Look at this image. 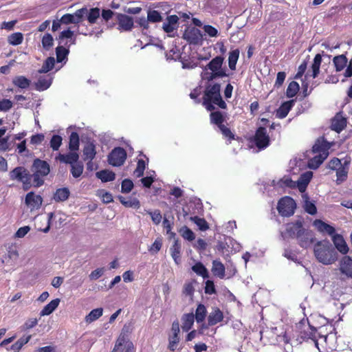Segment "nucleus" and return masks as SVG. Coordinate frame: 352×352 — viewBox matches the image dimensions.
<instances>
[{"label":"nucleus","mask_w":352,"mask_h":352,"mask_svg":"<svg viewBox=\"0 0 352 352\" xmlns=\"http://www.w3.org/2000/svg\"><path fill=\"white\" fill-rule=\"evenodd\" d=\"M296 329L300 339L302 341L311 340L315 343L316 346L318 345L316 329L309 324L307 320L302 319L296 324Z\"/></svg>","instance_id":"39448f33"},{"label":"nucleus","mask_w":352,"mask_h":352,"mask_svg":"<svg viewBox=\"0 0 352 352\" xmlns=\"http://www.w3.org/2000/svg\"><path fill=\"white\" fill-rule=\"evenodd\" d=\"M133 187V183L131 179H125L122 182L121 191L123 193L131 192Z\"/></svg>","instance_id":"0e129e2a"},{"label":"nucleus","mask_w":352,"mask_h":352,"mask_svg":"<svg viewBox=\"0 0 352 352\" xmlns=\"http://www.w3.org/2000/svg\"><path fill=\"white\" fill-rule=\"evenodd\" d=\"M179 18L177 15H170L166 18V21L163 23V30L166 33H171L177 28Z\"/></svg>","instance_id":"b1692460"},{"label":"nucleus","mask_w":352,"mask_h":352,"mask_svg":"<svg viewBox=\"0 0 352 352\" xmlns=\"http://www.w3.org/2000/svg\"><path fill=\"white\" fill-rule=\"evenodd\" d=\"M330 145L328 142L322 140H318L317 142L313 146L312 151L316 155L310 159L308 162L309 168L311 169L318 168L320 165L329 156V149Z\"/></svg>","instance_id":"20e7f679"},{"label":"nucleus","mask_w":352,"mask_h":352,"mask_svg":"<svg viewBox=\"0 0 352 352\" xmlns=\"http://www.w3.org/2000/svg\"><path fill=\"white\" fill-rule=\"evenodd\" d=\"M59 302V298L52 300L43 307V309L40 312V315L41 316H44L51 314L58 307Z\"/></svg>","instance_id":"c756f323"},{"label":"nucleus","mask_w":352,"mask_h":352,"mask_svg":"<svg viewBox=\"0 0 352 352\" xmlns=\"http://www.w3.org/2000/svg\"><path fill=\"white\" fill-rule=\"evenodd\" d=\"M100 10L98 8H91L87 10V12L85 15L87 18V21L90 24H94L96 22L97 19L100 17Z\"/></svg>","instance_id":"58836bf2"},{"label":"nucleus","mask_w":352,"mask_h":352,"mask_svg":"<svg viewBox=\"0 0 352 352\" xmlns=\"http://www.w3.org/2000/svg\"><path fill=\"white\" fill-rule=\"evenodd\" d=\"M302 198L304 199V208H305V210L311 214V215H314L315 214H316L317 212V209H316V207L315 206V204L314 203H312L311 201H310L309 200V197H307V195H302Z\"/></svg>","instance_id":"c03bdc74"},{"label":"nucleus","mask_w":352,"mask_h":352,"mask_svg":"<svg viewBox=\"0 0 352 352\" xmlns=\"http://www.w3.org/2000/svg\"><path fill=\"white\" fill-rule=\"evenodd\" d=\"M182 330L184 331H188L193 325L195 321V316L192 313L184 314L182 318Z\"/></svg>","instance_id":"7c9ffc66"},{"label":"nucleus","mask_w":352,"mask_h":352,"mask_svg":"<svg viewBox=\"0 0 352 352\" xmlns=\"http://www.w3.org/2000/svg\"><path fill=\"white\" fill-rule=\"evenodd\" d=\"M299 91V85L296 81L291 82L286 91V95L288 98H292L296 96V94Z\"/></svg>","instance_id":"864d4df0"},{"label":"nucleus","mask_w":352,"mask_h":352,"mask_svg":"<svg viewBox=\"0 0 352 352\" xmlns=\"http://www.w3.org/2000/svg\"><path fill=\"white\" fill-rule=\"evenodd\" d=\"M332 241L335 248L342 254H346L349 252V248L343 236L341 234H336L333 236Z\"/></svg>","instance_id":"412c9836"},{"label":"nucleus","mask_w":352,"mask_h":352,"mask_svg":"<svg viewBox=\"0 0 352 352\" xmlns=\"http://www.w3.org/2000/svg\"><path fill=\"white\" fill-rule=\"evenodd\" d=\"M52 84V78L49 76L40 77L35 83L36 89L38 91H44L47 89Z\"/></svg>","instance_id":"2f4dec72"},{"label":"nucleus","mask_w":352,"mask_h":352,"mask_svg":"<svg viewBox=\"0 0 352 352\" xmlns=\"http://www.w3.org/2000/svg\"><path fill=\"white\" fill-rule=\"evenodd\" d=\"M56 54L57 62L60 63L67 59L69 50L63 46H58L56 49Z\"/></svg>","instance_id":"de8ad7c7"},{"label":"nucleus","mask_w":352,"mask_h":352,"mask_svg":"<svg viewBox=\"0 0 352 352\" xmlns=\"http://www.w3.org/2000/svg\"><path fill=\"white\" fill-rule=\"evenodd\" d=\"M342 166V164L341 163L340 160L337 157H334L330 160L327 167L331 170H336L338 168L341 167Z\"/></svg>","instance_id":"774afa93"},{"label":"nucleus","mask_w":352,"mask_h":352,"mask_svg":"<svg viewBox=\"0 0 352 352\" xmlns=\"http://www.w3.org/2000/svg\"><path fill=\"white\" fill-rule=\"evenodd\" d=\"M223 318L222 311L219 308L213 309L212 311L210 313L208 318V325L213 326L218 322H221Z\"/></svg>","instance_id":"bb28decb"},{"label":"nucleus","mask_w":352,"mask_h":352,"mask_svg":"<svg viewBox=\"0 0 352 352\" xmlns=\"http://www.w3.org/2000/svg\"><path fill=\"white\" fill-rule=\"evenodd\" d=\"M96 177L102 182L113 181L116 179V174L109 170H102L96 173Z\"/></svg>","instance_id":"473e14b6"},{"label":"nucleus","mask_w":352,"mask_h":352,"mask_svg":"<svg viewBox=\"0 0 352 352\" xmlns=\"http://www.w3.org/2000/svg\"><path fill=\"white\" fill-rule=\"evenodd\" d=\"M133 344L124 335H120L111 352H132Z\"/></svg>","instance_id":"ddd939ff"},{"label":"nucleus","mask_w":352,"mask_h":352,"mask_svg":"<svg viewBox=\"0 0 352 352\" xmlns=\"http://www.w3.org/2000/svg\"><path fill=\"white\" fill-rule=\"evenodd\" d=\"M58 40L60 43H63L67 47L76 43V38H74V32L69 29L62 31L58 36Z\"/></svg>","instance_id":"f3484780"},{"label":"nucleus","mask_w":352,"mask_h":352,"mask_svg":"<svg viewBox=\"0 0 352 352\" xmlns=\"http://www.w3.org/2000/svg\"><path fill=\"white\" fill-rule=\"evenodd\" d=\"M43 203V199L39 195L33 192H28L25 199V204L31 212L38 210Z\"/></svg>","instance_id":"f8f14e48"},{"label":"nucleus","mask_w":352,"mask_h":352,"mask_svg":"<svg viewBox=\"0 0 352 352\" xmlns=\"http://www.w3.org/2000/svg\"><path fill=\"white\" fill-rule=\"evenodd\" d=\"M170 252L173 259L176 265H179L181 263V245L178 241H175L174 243L170 248Z\"/></svg>","instance_id":"cd10ccee"},{"label":"nucleus","mask_w":352,"mask_h":352,"mask_svg":"<svg viewBox=\"0 0 352 352\" xmlns=\"http://www.w3.org/2000/svg\"><path fill=\"white\" fill-rule=\"evenodd\" d=\"M321 62V55L319 54H316L314 58V62L311 65V74H309V72H308L305 76L307 77L309 75L310 76H312L314 78H315L319 74Z\"/></svg>","instance_id":"72a5a7b5"},{"label":"nucleus","mask_w":352,"mask_h":352,"mask_svg":"<svg viewBox=\"0 0 352 352\" xmlns=\"http://www.w3.org/2000/svg\"><path fill=\"white\" fill-rule=\"evenodd\" d=\"M58 159L63 163L69 164L71 166L78 162L79 156L77 153L70 152L67 154H59Z\"/></svg>","instance_id":"a878e982"},{"label":"nucleus","mask_w":352,"mask_h":352,"mask_svg":"<svg viewBox=\"0 0 352 352\" xmlns=\"http://www.w3.org/2000/svg\"><path fill=\"white\" fill-rule=\"evenodd\" d=\"M211 271L215 276L220 278L225 277V267L219 260L213 261Z\"/></svg>","instance_id":"c85d7f7f"},{"label":"nucleus","mask_w":352,"mask_h":352,"mask_svg":"<svg viewBox=\"0 0 352 352\" xmlns=\"http://www.w3.org/2000/svg\"><path fill=\"white\" fill-rule=\"evenodd\" d=\"M294 100H291L283 102L276 110V116L280 119L285 118L287 116L292 107L294 105Z\"/></svg>","instance_id":"5701e85b"},{"label":"nucleus","mask_w":352,"mask_h":352,"mask_svg":"<svg viewBox=\"0 0 352 352\" xmlns=\"http://www.w3.org/2000/svg\"><path fill=\"white\" fill-rule=\"evenodd\" d=\"M146 168V164L145 162L140 159L138 161L137 167L134 170V175L137 177H140L144 175V170Z\"/></svg>","instance_id":"052dcab7"},{"label":"nucleus","mask_w":352,"mask_h":352,"mask_svg":"<svg viewBox=\"0 0 352 352\" xmlns=\"http://www.w3.org/2000/svg\"><path fill=\"white\" fill-rule=\"evenodd\" d=\"M103 313L102 308H97L91 310L90 313L86 316L85 322L87 323H91L97 319H98L100 316H102Z\"/></svg>","instance_id":"37998d69"},{"label":"nucleus","mask_w":352,"mask_h":352,"mask_svg":"<svg viewBox=\"0 0 352 352\" xmlns=\"http://www.w3.org/2000/svg\"><path fill=\"white\" fill-rule=\"evenodd\" d=\"M55 58L54 57L47 58L43 64L42 67L38 70V73H47L52 70L54 66Z\"/></svg>","instance_id":"8fccbe9b"},{"label":"nucleus","mask_w":352,"mask_h":352,"mask_svg":"<svg viewBox=\"0 0 352 352\" xmlns=\"http://www.w3.org/2000/svg\"><path fill=\"white\" fill-rule=\"evenodd\" d=\"M23 41V35L21 32H14L8 37L9 44L12 45H18Z\"/></svg>","instance_id":"09e8293b"},{"label":"nucleus","mask_w":352,"mask_h":352,"mask_svg":"<svg viewBox=\"0 0 352 352\" xmlns=\"http://www.w3.org/2000/svg\"><path fill=\"white\" fill-rule=\"evenodd\" d=\"M41 42L43 47L49 50L54 45V38L50 34L47 33L43 36Z\"/></svg>","instance_id":"4d7b16f0"},{"label":"nucleus","mask_w":352,"mask_h":352,"mask_svg":"<svg viewBox=\"0 0 352 352\" xmlns=\"http://www.w3.org/2000/svg\"><path fill=\"white\" fill-rule=\"evenodd\" d=\"M180 233L185 239H187L188 241H192L195 238L193 232L186 226L183 227L180 230Z\"/></svg>","instance_id":"680f3d73"},{"label":"nucleus","mask_w":352,"mask_h":352,"mask_svg":"<svg viewBox=\"0 0 352 352\" xmlns=\"http://www.w3.org/2000/svg\"><path fill=\"white\" fill-rule=\"evenodd\" d=\"M183 38L190 44L194 45L201 44L203 41L201 32L195 27L187 28L183 34Z\"/></svg>","instance_id":"9d476101"},{"label":"nucleus","mask_w":352,"mask_h":352,"mask_svg":"<svg viewBox=\"0 0 352 352\" xmlns=\"http://www.w3.org/2000/svg\"><path fill=\"white\" fill-rule=\"evenodd\" d=\"M192 270L197 275L202 276L204 278L208 277V272L206 267L200 262L195 263L192 267Z\"/></svg>","instance_id":"79ce46f5"},{"label":"nucleus","mask_w":352,"mask_h":352,"mask_svg":"<svg viewBox=\"0 0 352 352\" xmlns=\"http://www.w3.org/2000/svg\"><path fill=\"white\" fill-rule=\"evenodd\" d=\"M119 199H120V202L126 207H131V208H139L140 206V201L135 198L129 199L126 200L124 197H120Z\"/></svg>","instance_id":"bf43d9fd"},{"label":"nucleus","mask_w":352,"mask_h":352,"mask_svg":"<svg viewBox=\"0 0 352 352\" xmlns=\"http://www.w3.org/2000/svg\"><path fill=\"white\" fill-rule=\"evenodd\" d=\"M304 229L302 221L298 220L286 225L285 234L292 238H296Z\"/></svg>","instance_id":"dca6fc26"},{"label":"nucleus","mask_w":352,"mask_h":352,"mask_svg":"<svg viewBox=\"0 0 352 352\" xmlns=\"http://www.w3.org/2000/svg\"><path fill=\"white\" fill-rule=\"evenodd\" d=\"M349 168L342 166L336 170V183L340 184L346 180L348 176Z\"/></svg>","instance_id":"c9c22d12"},{"label":"nucleus","mask_w":352,"mask_h":352,"mask_svg":"<svg viewBox=\"0 0 352 352\" xmlns=\"http://www.w3.org/2000/svg\"><path fill=\"white\" fill-rule=\"evenodd\" d=\"M30 338L31 336L21 338L12 345L11 349H12L14 352H19L23 346L30 341Z\"/></svg>","instance_id":"603ef678"},{"label":"nucleus","mask_w":352,"mask_h":352,"mask_svg":"<svg viewBox=\"0 0 352 352\" xmlns=\"http://www.w3.org/2000/svg\"><path fill=\"white\" fill-rule=\"evenodd\" d=\"M71 167V173L74 177L78 178L82 174L84 167L82 163L78 162Z\"/></svg>","instance_id":"6e6d98bb"},{"label":"nucleus","mask_w":352,"mask_h":352,"mask_svg":"<svg viewBox=\"0 0 352 352\" xmlns=\"http://www.w3.org/2000/svg\"><path fill=\"white\" fill-rule=\"evenodd\" d=\"M210 120L211 122L217 124L218 127L221 126V125H223L224 120L222 113L219 111H214L211 113Z\"/></svg>","instance_id":"13d9d810"},{"label":"nucleus","mask_w":352,"mask_h":352,"mask_svg":"<svg viewBox=\"0 0 352 352\" xmlns=\"http://www.w3.org/2000/svg\"><path fill=\"white\" fill-rule=\"evenodd\" d=\"M224 58L217 56L212 58L208 64L203 67L201 73V77L203 80L208 82L217 78H223L228 76L225 67H223Z\"/></svg>","instance_id":"f03ea898"},{"label":"nucleus","mask_w":352,"mask_h":352,"mask_svg":"<svg viewBox=\"0 0 352 352\" xmlns=\"http://www.w3.org/2000/svg\"><path fill=\"white\" fill-rule=\"evenodd\" d=\"M333 62L336 67V69L337 72L342 71L346 65L347 58L346 57L342 54L333 58Z\"/></svg>","instance_id":"e433bc0d"},{"label":"nucleus","mask_w":352,"mask_h":352,"mask_svg":"<svg viewBox=\"0 0 352 352\" xmlns=\"http://www.w3.org/2000/svg\"><path fill=\"white\" fill-rule=\"evenodd\" d=\"M206 313L207 311L206 307L202 304H199L197 307L195 316L197 322H202L205 320Z\"/></svg>","instance_id":"49530a36"},{"label":"nucleus","mask_w":352,"mask_h":352,"mask_svg":"<svg viewBox=\"0 0 352 352\" xmlns=\"http://www.w3.org/2000/svg\"><path fill=\"white\" fill-rule=\"evenodd\" d=\"M314 253L317 261L324 265H331L338 258L335 248L328 240H322L315 243Z\"/></svg>","instance_id":"f257e3e1"},{"label":"nucleus","mask_w":352,"mask_h":352,"mask_svg":"<svg viewBox=\"0 0 352 352\" xmlns=\"http://www.w3.org/2000/svg\"><path fill=\"white\" fill-rule=\"evenodd\" d=\"M70 195V192L67 188H58L54 195V199L56 202L66 201Z\"/></svg>","instance_id":"f704fd0d"},{"label":"nucleus","mask_w":352,"mask_h":352,"mask_svg":"<svg viewBox=\"0 0 352 352\" xmlns=\"http://www.w3.org/2000/svg\"><path fill=\"white\" fill-rule=\"evenodd\" d=\"M147 17L149 22L151 23H157L162 20L161 14L158 11L154 10H148Z\"/></svg>","instance_id":"5fc2aeb1"},{"label":"nucleus","mask_w":352,"mask_h":352,"mask_svg":"<svg viewBox=\"0 0 352 352\" xmlns=\"http://www.w3.org/2000/svg\"><path fill=\"white\" fill-rule=\"evenodd\" d=\"M346 126V119L343 117L340 113H338L332 119L331 129L340 133Z\"/></svg>","instance_id":"6ab92c4d"},{"label":"nucleus","mask_w":352,"mask_h":352,"mask_svg":"<svg viewBox=\"0 0 352 352\" xmlns=\"http://www.w3.org/2000/svg\"><path fill=\"white\" fill-rule=\"evenodd\" d=\"M312 177L313 173L311 171H307L300 176L296 184L298 190L301 192H304L305 191L307 186L309 184Z\"/></svg>","instance_id":"aec40b11"},{"label":"nucleus","mask_w":352,"mask_h":352,"mask_svg":"<svg viewBox=\"0 0 352 352\" xmlns=\"http://www.w3.org/2000/svg\"><path fill=\"white\" fill-rule=\"evenodd\" d=\"M300 247L307 248L314 242L315 238L311 231L304 229L296 237Z\"/></svg>","instance_id":"2eb2a0df"},{"label":"nucleus","mask_w":352,"mask_h":352,"mask_svg":"<svg viewBox=\"0 0 352 352\" xmlns=\"http://www.w3.org/2000/svg\"><path fill=\"white\" fill-rule=\"evenodd\" d=\"M339 270L342 274L352 278V258L349 256H344L340 261Z\"/></svg>","instance_id":"a211bd4d"},{"label":"nucleus","mask_w":352,"mask_h":352,"mask_svg":"<svg viewBox=\"0 0 352 352\" xmlns=\"http://www.w3.org/2000/svg\"><path fill=\"white\" fill-rule=\"evenodd\" d=\"M126 158L125 150L121 147L115 148L108 156L109 163L113 166H120Z\"/></svg>","instance_id":"1a4fd4ad"},{"label":"nucleus","mask_w":352,"mask_h":352,"mask_svg":"<svg viewBox=\"0 0 352 352\" xmlns=\"http://www.w3.org/2000/svg\"><path fill=\"white\" fill-rule=\"evenodd\" d=\"M191 219L196 223L201 230H206L208 228V226L205 219L199 218L198 217H192Z\"/></svg>","instance_id":"69168bd1"},{"label":"nucleus","mask_w":352,"mask_h":352,"mask_svg":"<svg viewBox=\"0 0 352 352\" xmlns=\"http://www.w3.org/2000/svg\"><path fill=\"white\" fill-rule=\"evenodd\" d=\"M95 146L93 143H87L83 149V155H85V160H92L96 155Z\"/></svg>","instance_id":"4c0bfd02"},{"label":"nucleus","mask_w":352,"mask_h":352,"mask_svg":"<svg viewBox=\"0 0 352 352\" xmlns=\"http://www.w3.org/2000/svg\"><path fill=\"white\" fill-rule=\"evenodd\" d=\"M104 272V268H97L96 270L92 271L89 274V277L90 280H95L100 278Z\"/></svg>","instance_id":"338daca9"},{"label":"nucleus","mask_w":352,"mask_h":352,"mask_svg":"<svg viewBox=\"0 0 352 352\" xmlns=\"http://www.w3.org/2000/svg\"><path fill=\"white\" fill-rule=\"evenodd\" d=\"M221 86L219 83L209 85L205 91L204 96V105L208 111H212L214 109V105H217L221 109L226 108V102L222 100L220 94Z\"/></svg>","instance_id":"7ed1b4c3"},{"label":"nucleus","mask_w":352,"mask_h":352,"mask_svg":"<svg viewBox=\"0 0 352 352\" xmlns=\"http://www.w3.org/2000/svg\"><path fill=\"white\" fill-rule=\"evenodd\" d=\"M239 50H234L229 53L228 66L231 70L236 69V65L239 57Z\"/></svg>","instance_id":"a19ab883"},{"label":"nucleus","mask_w":352,"mask_h":352,"mask_svg":"<svg viewBox=\"0 0 352 352\" xmlns=\"http://www.w3.org/2000/svg\"><path fill=\"white\" fill-rule=\"evenodd\" d=\"M272 185L276 188H284L285 187L294 188L296 184L289 177L285 176L278 181L273 180Z\"/></svg>","instance_id":"393cba45"},{"label":"nucleus","mask_w":352,"mask_h":352,"mask_svg":"<svg viewBox=\"0 0 352 352\" xmlns=\"http://www.w3.org/2000/svg\"><path fill=\"white\" fill-rule=\"evenodd\" d=\"M253 142L259 150L264 149L270 145V137L265 127H259L256 130Z\"/></svg>","instance_id":"6e6552de"},{"label":"nucleus","mask_w":352,"mask_h":352,"mask_svg":"<svg viewBox=\"0 0 352 352\" xmlns=\"http://www.w3.org/2000/svg\"><path fill=\"white\" fill-rule=\"evenodd\" d=\"M116 19L119 30L126 32L132 30L134 23L132 17L124 14L117 13Z\"/></svg>","instance_id":"4468645a"},{"label":"nucleus","mask_w":352,"mask_h":352,"mask_svg":"<svg viewBox=\"0 0 352 352\" xmlns=\"http://www.w3.org/2000/svg\"><path fill=\"white\" fill-rule=\"evenodd\" d=\"M10 178L12 180H17L24 184V189H28V184H29V173L28 171L22 166H18L10 172Z\"/></svg>","instance_id":"9b49d317"},{"label":"nucleus","mask_w":352,"mask_h":352,"mask_svg":"<svg viewBox=\"0 0 352 352\" xmlns=\"http://www.w3.org/2000/svg\"><path fill=\"white\" fill-rule=\"evenodd\" d=\"M69 148L72 151H76L79 148V136L76 132H72L70 135Z\"/></svg>","instance_id":"3c124183"},{"label":"nucleus","mask_w":352,"mask_h":352,"mask_svg":"<svg viewBox=\"0 0 352 352\" xmlns=\"http://www.w3.org/2000/svg\"><path fill=\"white\" fill-rule=\"evenodd\" d=\"M62 144V138L60 135H54L50 140V146L54 151L58 150Z\"/></svg>","instance_id":"e2e57ef3"},{"label":"nucleus","mask_w":352,"mask_h":352,"mask_svg":"<svg viewBox=\"0 0 352 352\" xmlns=\"http://www.w3.org/2000/svg\"><path fill=\"white\" fill-rule=\"evenodd\" d=\"M326 344L327 347L331 351H342L344 349V345L340 343L342 339L338 336L336 333L331 332L322 337Z\"/></svg>","instance_id":"0eeeda50"},{"label":"nucleus","mask_w":352,"mask_h":352,"mask_svg":"<svg viewBox=\"0 0 352 352\" xmlns=\"http://www.w3.org/2000/svg\"><path fill=\"white\" fill-rule=\"evenodd\" d=\"M87 12V8H82L77 10L74 14H72L74 24H78L82 21Z\"/></svg>","instance_id":"a18cd8bd"},{"label":"nucleus","mask_w":352,"mask_h":352,"mask_svg":"<svg viewBox=\"0 0 352 352\" xmlns=\"http://www.w3.org/2000/svg\"><path fill=\"white\" fill-rule=\"evenodd\" d=\"M12 83L21 89H26L30 85V80L23 76H18L13 78Z\"/></svg>","instance_id":"ea45409f"},{"label":"nucleus","mask_w":352,"mask_h":352,"mask_svg":"<svg viewBox=\"0 0 352 352\" xmlns=\"http://www.w3.org/2000/svg\"><path fill=\"white\" fill-rule=\"evenodd\" d=\"M33 167L34 173L41 174L42 177L47 175L50 170L49 164L46 162L38 159L34 160Z\"/></svg>","instance_id":"4be33fe9"},{"label":"nucleus","mask_w":352,"mask_h":352,"mask_svg":"<svg viewBox=\"0 0 352 352\" xmlns=\"http://www.w3.org/2000/svg\"><path fill=\"white\" fill-rule=\"evenodd\" d=\"M296 205L294 200L289 197H284L278 203L277 210L283 217H289L294 214Z\"/></svg>","instance_id":"423d86ee"}]
</instances>
